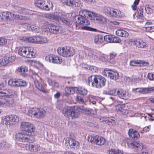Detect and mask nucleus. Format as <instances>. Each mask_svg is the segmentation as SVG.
<instances>
[{"label": "nucleus", "instance_id": "nucleus-43", "mask_svg": "<svg viewBox=\"0 0 154 154\" xmlns=\"http://www.w3.org/2000/svg\"><path fill=\"white\" fill-rule=\"evenodd\" d=\"M51 24H49L48 23H45L42 27V29L44 31L49 32Z\"/></svg>", "mask_w": 154, "mask_h": 154}, {"label": "nucleus", "instance_id": "nucleus-20", "mask_svg": "<svg viewBox=\"0 0 154 154\" xmlns=\"http://www.w3.org/2000/svg\"><path fill=\"white\" fill-rule=\"evenodd\" d=\"M97 75H91L89 77L87 81L88 84L92 87L96 88L97 84Z\"/></svg>", "mask_w": 154, "mask_h": 154}, {"label": "nucleus", "instance_id": "nucleus-16", "mask_svg": "<svg viewBox=\"0 0 154 154\" xmlns=\"http://www.w3.org/2000/svg\"><path fill=\"white\" fill-rule=\"evenodd\" d=\"M151 91H154V87H151L149 88H133L132 91L133 93H139L140 94H146Z\"/></svg>", "mask_w": 154, "mask_h": 154}, {"label": "nucleus", "instance_id": "nucleus-13", "mask_svg": "<svg viewBox=\"0 0 154 154\" xmlns=\"http://www.w3.org/2000/svg\"><path fill=\"white\" fill-rule=\"evenodd\" d=\"M25 149L33 152H37L40 151L41 147L40 146L35 143L26 144L25 146Z\"/></svg>", "mask_w": 154, "mask_h": 154}, {"label": "nucleus", "instance_id": "nucleus-55", "mask_svg": "<svg viewBox=\"0 0 154 154\" xmlns=\"http://www.w3.org/2000/svg\"><path fill=\"white\" fill-rule=\"evenodd\" d=\"M108 120V121L107 123V124L108 125H112L113 126L116 125V122L114 119L109 118Z\"/></svg>", "mask_w": 154, "mask_h": 154}, {"label": "nucleus", "instance_id": "nucleus-19", "mask_svg": "<svg viewBox=\"0 0 154 154\" xmlns=\"http://www.w3.org/2000/svg\"><path fill=\"white\" fill-rule=\"evenodd\" d=\"M93 12L91 11L86 9H82L79 12V15L82 17H86L87 16L90 19H91Z\"/></svg>", "mask_w": 154, "mask_h": 154}, {"label": "nucleus", "instance_id": "nucleus-26", "mask_svg": "<svg viewBox=\"0 0 154 154\" xmlns=\"http://www.w3.org/2000/svg\"><path fill=\"white\" fill-rule=\"evenodd\" d=\"M130 42L133 43L137 47L140 48H144L146 45V43L142 41H138L136 40H131L130 41Z\"/></svg>", "mask_w": 154, "mask_h": 154}, {"label": "nucleus", "instance_id": "nucleus-58", "mask_svg": "<svg viewBox=\"0 0 154 154\" xmlns=\"http://www.w3.org/2000/svg\"><path fill=\"white\" fill-rule=\"evenodd\" d=\"M7 39L5 38L0 37V46H2L5 45L7 43Z\"/></svg>", "mask_w": 154, "mask_h": 154}, {"label": "nucleus", "instance_id": "nucleus-28", "mask_svg": "<svg viewBox=\"0 0 154 154\" xmlns=\"http://www.w3.org/2000/svg\"><path fill=\"white\" fill-rule=\"evenodd\" d=\"M67 47H60L58 48L57 51L58 54L63 57H66Z\"/></svg>", "mask_w": 154, "mask_h": 154}, {"label": "nucleus", "instance_id": "nucleus-32", "mask_svg": "<svg viewBox=\"0 0 154 154\" xmlns=\"http://www.w3.org/2000/svg\"><path fill=\"white\" fill-rule=\"evenodd\" d=\"M53 20L60 21L62 20V18L63 16V14L60 12H56L53 13Z\"/></svg>", "mask_w": 154, "mask_h": 154}, {"label": "nucleus", "instance_id": "nucleus-41", "mask_svg": "<svg viewBox=\"0 0 154 154\" xmlns=\"http://www.w3.org/2000/svg\"><path fill=\"white\" fill-rule=\"evenodd\" d=\"M48 82L50 85L55 87H58L59 86L58 83L54 80L51 79H48Z\"/></svg>", "mask_w": 154, "mask_h": 154}, {"label": "nucleus", "instance_id": "nucleus-33", "mask_svg": "<svg viewBox=\"0 0 154 154\" xmlns=\"http://www.w3.org/2000/svg\"><path fill=\"white\" fill-rule=\"evenodd\" d=\"M143 9L140 8L137 9V11L135 13L136 16L139 19H143L144 17L143 14Z\"/></svg>", "mask_w": 154, "mask_h": 154}, {"label": "nucleus", "instance_id": "nucleus-57", "mask_svg": "<svg viewBox=\"0 0 154 154\" xmlns=\"http://www.w3.org/2000/svg\"><path fill=\"white\" fill-rule=\"evenodd\" d=\"M8 64V63L5 57L4 59L1 60L0 61V67L2 66L6 65Z\"/></svg>", "mask_w": 154, "mask_h": 154}, {"label": "nucleus", "instance_id": "nucleus-48", "mask_svg": "<svg viewBox=\"0 0 154 154\" xmlns=\"http://www.w3.org/2000/svg\"><path fill=\"white\" fill-rule=\"evenodd\" d=\"M17 79H11L8 81L9 85L16 87Z\"/></svg>", "mask_w": 154, "mask_h": 154}, {"label": "nucleus", "instance_id": "nucleus-5", "mask_svg": "<svg viewBox=\"0 0 154 154\" xmlns=\"http://www.w3.org/2000/svg\"><path fill=\"white\" fill-rule=\"evenodd\" d=\"M76 22L79 25L83 26L82 27V29L90 31H94L95 29L88 26L90 25V21L86 19V17H82L80 16H75Z\"/></svg>", "mask_w": 154, "mask_h": 154}, {"label": "nucleus", "instance_id": "nucleus-9", "mask_svg": "<svg viewBox=\"0 0 154 154\" xmlns=\"http://www.w3.org/2000/svg\"><path fill=\"white\" fill-rule=\"evenodd\" d=\"M20 129L22 131L28 133L34 132L35 130L34 125L30 122L23 121L20 124Z\"/></svg>", "mask_w": 154, "mask_h": 154}, {"label": "nucleus", "instance_id": "nucleus-45", "mask_svg": "<svg viewBox=\"0 0 154 154\" xmlns=\"http://www.w3.org/2000/svg\"><path fill=\"white\" fill-rule=\"evenodd\" d=\"M75 0H64V2L63 3L67 5L72 6L75 5Z\"/></svg>", "mask_w": 154, "mask_h": 154}, {"label": "nucleus", "instance_id": "nucleus-63", "mask_svg": "<svg viewBox=\"0 0 154 154\" xmlns=\"http://www.w3.org/2000/svg\"><path fill=\"white\" fill-rule=\"evenodd\" d=\"M121 41V39L118 37L115 36L113 38L112 37V42L116 43H119Z\"/></svg>", "mask_w": 154, "mask_h": 154}, {"label": "nucleus", "instance_id": "nucleus-42", "mask_svg": "<svg viewBox=\"0 0 154 154\" xmlns=\"http://www.w3.org/2000/svg\"><path fill=\"white\" fill-rule=\"evenodd\" d=\"M30 24L24 23L20 26V28L23 31H26L28 30H30Z\"/></svg>", "mask_w": 154, "mask_h": 154}, {"label": "nucleus", "instance_id": "nucleus-34", "mask_svg": "<svg viewBox=\"0 0 154 154\" xmlns=\"http://www.w3.org/2000/svg\"><path fill=\"white\" fill-rule=\"evenodd\" d=\"M75 54L74 49L72 47H67L66 57L73 56Z\"/></svg>", "mask_w": 154, "mask_h": 154}, {"label": "nucleus", "instance_id": "nucleus-30", "mask_svg": "<svg viewBox=\"0 0 154 154\" xmlns=\"http://www.w3.org/2000/svg\"><path fill=\"white\" fill-rule=\"evenodd\" d=\"M113 8L109 7H104L102 8L101 11L105 15L111 17Z\"/></svg>", "mask_w": 154, "mask_h": 154}, {"label": "nucleus", "instance_id": "nucleus-39", "mask_svg": "<svg viewBox=\"0 0 154 154\" xmlns=\"http://www.w3.org/2000/svg\"><path fill=\"white\" fill-rule=\"evenodd\" d=\"M30 30L33 31L35 32L38 33L40 32L41 31L40 29L38 26L34 25H30Z\"/></svg>", "mask_w": 154, "mask_h": 154}, {"label": "nucleus", "instance_id": "nucleus-17", "mask_svg": "<svg viewBox=\"0 0 154 154\" xmlns=\"http://www.w3.org/2000/svg\"><path fill=\"white\" fill-rule=\"evenodd\" d=\"M104 72L108 74L110 78L113 79H116L119 77L118 73L116 70H111L109 69L106 68L104 70Z\"/></svg>", "mask_w": 154, "mask_h": 154}, {"label": "nucleus", "instance_id": "nucleus-64", "mask_svg": "<svg viewBox=\"0 0 154 154\" xmlns=\"http://www.w3.org/2000/svg\"><path fill=\"white\" fill-rule=\"evenodd\" d=\"M38 36H32L31 43H35L37 44Z\"/></svg>", "mask_w": 154, "mask_h": 154}, {"label": "nucleus", "instance_id": "nucleus-4", "mask_svg": "<svg viewBox=\"0 0 154 154\" xmlns=\"http://www.w3.org/2000/svg\"><path fill=\"white\" fill-rule=\"evenodd\" d=\"M46 111L41 108H31L28 111L27 115L29 116L37 119H42L46 115Z\"/></svg>", "mask_w": 154, "mask_h": 154}, {"label": "nucleus", "instance_id": "nucleus-50", "mask_svg": "<svg viewBox=\"0 0 154 154\" xmlns=\"http://www.w3.org/2000/svg\"><path fill=\"white\" fill-rule=\"evenodd\" d=\"M145 10L146 13L148 14H150L152 12V9L151 6L149 5H146L145 6Z\"/></svg>", "mask_w": 154, "mask_h": 154}, {"label": "nucleus", "instance_id": "nucleus-10", "mask_svg": "<svg viewBox=\"0 0 154 154\" xmlns=\"http://www.w3.org/2000/svg\"><path fill=\"white\" fill-rule=\"evenodd\" d=\"M35 5L40 8L47 11H49L50 8H53L52 4L49 0L47 2L43 0H37L35 3Z\"/></svg>", "mask_w": 154, "mask_h": 154}, {"label": "nucleus", "instance_id": "nucleus-6", "mask_svg": "<svg viewBox=\"0 0 154 154\" xmlns=\"http://www.w3.org/2000/svg\"><path fill=\"white\" fill-rule=\"evenodd\" d=\"M17 140L21 142H32L35 140L34 137L25 132L18 133L16 135Z\"/></svg>", "mask_w": 154, "mask_h": 154}, {"label": "nucleus", "instance_id": "nucleus-12", "mask_svg": "<svg viewBox=\"0 0 154 154\" xmlns=\"http://www.w3.org/2000/svg\"><path fill=\"white\" fill-rule=\"evenodd\" d=\"M65 144L68 148L75 150L79 149L80 145L78 141L71 138H69L66 139Z\"/></svg>", "mask_w": 154, "mask_h": 154}, {"label": "nucleus", "instance_id": "nucleus-22", "mask_svg": "<svg viewBox=\"0 0 154 154\" xmlns=\"http://www.w3.org/2000/svg\"><path fill=\"white\" fill-rule=\"evenodd\" d=\"M125 104H119L116 106H115L116 111L124 114H127L129 112V110L125 109Z\"/></svg>", "mask_w": 154, "mask_h": 154}, {"label": "nucleus", "instance_id": "nucleus-59", "mask_svg": "<svg viewBox=\"0 0 154 154\" xmlns=\"http://www.w3.org/2000/svg\"><path fill=\"white\" fill-rule=\"evenodd\" d=\"M130 65L132 66H139V60H133L130 63Z\"/></svg>", "mask_w": 154, "mask_h": 154}, {"label": "nucleus", "instance_id": "nucleus-24", "mask_svg": "<svg viewBox=\"0 0 154 154\" xmlns=\"http://www.w3.org/2000/svg\"><path fill=\"white\" fill-rule=\"evenodd\" d=\"M116 35L121 37L127 38L129 35L128 32L122 29H119L116 31Z\"/></svg>", "mask_w": 154, "mask_h": 154}, {"label": "nucleus", "instance_id": "nucleus-54", "mask_svg": "<svg viewBox=\"0 0 154 154\" xmlns=\"http://www.w3.org/2000/svg\"><path fill=\"white\" fill-rule=\"evenodd\" d=\"M21 39L26 42H29L31 43L32 36H25L23 37Z\"/></svg>", "mask_w": 154, "mask_h": 154}, {"label": "nucleus", "instance_id": "nucleus-62", "mask_svg": "<svg viewBox=\"0 0 154 154\" xmlns=\"http://www.w3.org/2000/svg\"><path fill=\"white\" fill-rule=\"evenodd\" d=\"M147 78L150 80H154V74L153 73H148L147 75Z\"/></svg>", "mask_w": 154, "mask_h": 154}, {"label": "nucleus", "instance_id": "nucleus-14", "mask_svg": "<svg viewBox=\"0 0 154 154\" xmlns=\"http://www.w3.org/2000/svg\"><path fill=\"white\" fill-rule=\"evenodd\" d=\"M45 60L50 62L58 64H60L62 61L61 58L53 55H48L45 57Z\"/></svg>", "mask_w": 154, "mask_h": 154}, {"label": "nucleus", "instance_id": "nucleus-15", "mask_svg": "<svg viewBox=\"0 0 154 154\" xmlns=\"http://www.w3.org/2000/svg\"><path fill=\"white\" fill-rule=\"evenodd\" d=\"M91 20H95L97 22L100 23H106V22L105 18L103 16L94 12L93 13Z\"/></svg>", "mask_w": 154, "mask_h": 154}, {"label": "nucleus", "instance_id": "nucleus-3", "mask_svg": "<svg viewBox=\"0 0 154 154\" xmlns=\"http://www.w3.org/2000/svg\"><path fill=\"white\" fill-rule=\"evenodd\" d=\"M19 121L18 116L15 115H11L2 117L0 120V123L3 125H12L17 124Z\"/></svg>", "mask_w": 154, "mask_h": 154}, {"label": "nucleus", "instance_id": "nucleus-21", "mask_svg": "<svg viewBox=\"0 0 154 154\" xmlns=\"http://www.w3.org/2000/svg\"><path fill=\"white\" fill-rule=\"evenodd\" d=\"M117 93L119 97L123 99H127L130 96L128 92L121 89L118 90Z\"/></svg>", "mask_w": 154, "mask_h": 154}, {"label": "nucleus", "instance_id": "nucleus-8", "mask_svg": "<svg viewBox=\"0 0 154 154\" xmlns=\"http://www.w3.org/2000/svg\"><path fill=\"white\" fill-rule=\"evenodd\" d=\"M88 140L92 143L100 146L103 145L106 143V140L103 137L94 135L88 136Z\"/></svg>", "mask_w": 154, "mask_h": 154}, {"label": "nucleus", "instance_id": "nucleus-53", "mask_svg": "<svg viewBox=\"0 0 154 154\" xmlns=\"http://www.w3.org/2000/svg\"><path fill=\"white\" fill-rule=\"evenodd\" d=\"M75 5L76 7L81 8L82 7V3L80 0H75Z\"/></svg>", "mask_w": 154, "mask_h": 154}, {"label": "nucleus", "instance_id": "nucleus-2", "mask_svg": "<svg viewBox=\"0 0 154 154\" xmlns=\"http://www.w3.org/2000/svg\"><path fill=\"white\" fill-rule=\"evenodd\" d=\"M18 54L20 56L28 58H34L37 56L35 50L30 47H20L18 51Z\"/></svg>", "mask_w": 154, "mask_h": 154}, {"label": "nucleus", "instance_id": "nucleus-38", "mask_svg": "<svg viewBox=\"0 0 154 154\" xmlns=\"http://www.w3.org/2000/svg\"><path fill=\"white\" fill-rule=\"evenodd\" d=\"M37 44H42L47 42L48 40L46 37L38 36Z\"/></svg>", "mask_w": 154, "mask_h": 154}, {"label": "nucleus", "instance_id": "nucleus-44", "mask_svg": "<svg viewBox=\"0 0 154 154\" xmlns=\"http://www.w3.org/2000/svg\"><path fill=\"white\" fill-rule=\"evenodd\" d=\"M117 91L116 92V89H113L110 90L108 91L104 92L103 94H109L110 95H116L117 94Z\"/></svg>", "mask_w": 154, "mask_h": 154}, {"label": "nucleus", "instance_id": "nucleus-23", "mask_svg": "<svg viewBox=\"0 0 154 154\" xmlns=\"http://www.w3.org/2000/svg\"><path fill=\"white\" fill-rule=\"evenodd\" d=\"M124 16L123 13L120 11L113 8L111 17L114 18H121Z\"/></svg>", "mask_w": 154, "mask_h": 154}, {"label": "nucleus", "instance_id": "nucleus-37", "mask_svg": "<svg viewBox=\"0 0 154 154\" xmlns=\"http://www.w3.org/2000/svg\"><path fill=\"white\" fill-rule=\"evenodd\" d=\"M103 41V37L101 35H98L95 36L94 42L95 43L100 44L102 43Z\"/></svg>", "mask_w": 154, "mask_h": 154}, {"label": "nucleus", "instance_id": "nucleus-47", "mask_svg": "<svg viewBox=\"0 0 154 154\" xmlns=\"http://www.w3.org/2000/svg\"><path fill=\"white\" fill-rule=\"evenodd\" d=\"M18 71L20 72H26L28 71V69L26 66H22L18 68Z\"/></svg>", "mask_w": 154, "mask_h": 154}, {"label": "nucleus", "instance_id": "nucleus-61", "mask_svg": "<svg viewBox=\"0 0 154 154\" xmlns=\"http://www.w3.org/2000/svg\"><path fill=\"white\" fill-rule=\"evenodd\" d=\"M75 99L76 101L79 103H82L84 102V100L80 96H76L75 98Z\"/></svg>", "mask_w": 154, "mask_h": 154}, {"label": "nucleus", "instance_id": "nucleus-60", "mask_svg": "<svg viewBox=\"0 0 154 154\" xmlns=\"http://www.w3.org/2000/svg\"><path fill=\"white\" fill-rule=\"evenodd\" d=\"M45 17L48 19L53 20V13H46L45 14Z\"/></svg>", "mask_w": 154, "mask_h": 154}, {"label": "nucleus", "instance_id": "nucleus-18", "mask_svg": "<svg viewBox=\"0 0 154 154\" xmlns=\"http://www.w3.org/2000/svg\"><path fill=\"white\" fill-rule=\"evenodd\" d=\"M97 80L96 88H100L105 86L106 80L103 77L97 75Z\"/></svg>", "mask_w": 154, "mask_h": 154}, {"label": "nucleus", "instance_id": "nucleus-36", "mask_svg": "<svg viewBox=\"0 0 154 154\" xmlns=\"http://www.w3.org/2000/svg\"><path fill=\"white\" fill-rule=\"evenodd\" d=\"M49 30V32L51 33H57L59 32V29L60 28L59 26H54L51 24V27Z\"/></svg>", "mask_w": 154, "mask_h": 154}, {"label": "nucleus", "instance_id": "nucleus-7", "mask_svg": "<svg viewBox=\"0 0 154 154\" xmlns=\"http://www.w3.org/2000/svg\"><path fill=\"white\" fill-rule=\"evenodd\" d=\"M62 113L65 116L69 119L77 118L79 116V111L77 109H73L70 106L64 108L62 110Z\"/></svg>", "mask_w": 154, "mask_h": 154}, {"label": "nucleus", "instance_id": "nucleus-56", "mask_svg": "<svg viewBox=\"0 0 154 154\" xmlns=\"http://www.w3.org/2000/svg\"><path fill=\"white\" fill-rule=\"evenodd\" d=\"M139 3V0H135L133 5H131V8L132 9L135 11L137 9V5Z\"/></svg>", "mask_w": 154, "mask_h": 154}, {"label": "nucleus", "instance_id": "nucleus-31", "mask_svg": "<svg viewBox=\"0 0 154 154\" xmlns=\"http://www.w3.org/2000/svg\"><path fill=\"white\" fill-rule=\"evenodd\" d=\"M106 153L107 154H124L122 150L114 148L108 149Z\"/></svg>", "mask_w": 154, "mask_h": 154}, {"label": "nucleus", "instance_id": "nucleus-46", "mask_svg": "<svg viewBox=\"0 0 154 154\" xmlns=\"http://www.w3.org/2000/svg\"><path fill=\"white\" fill-rule=\"evenodd\" d=\"M9 12H6L3 13L2 14V17L1 18V19H2L4 20H9Z\"/></svg>", "mask_w": 154, "mask_h": 154}, {"label": "nucleus", "instance_id": "nucleus-29", "mask_svg": "<svg viewBox=\"0 0 154 154\" xmlns=\"http://www.w3.org/2000/svg\"><path fill=\"white\" fill-rule=\"evenodd\" d=\"M77 90V87H66L65 89L64 94L65 96H68L69 94H73Z\"/></svg>", "mask_w": 154, "mask_h": 154}, {"label": "nucleus", "instance_id": "nucleus-52", "mask_svg": "<svg viewBox=\"0 0 154 154\" xmlns=\"http://www.w3.org/2000/svg\"><path fill=\"white\" fill-rule=\"evenodd\" d=\"M149 63L144 60H139V66H144L149 65Z\"/></svg>", "mask_w": 154, "mask_h": 154}, {"label": "nucleus", "instance_id": "nucleus-11", "mask_svg": "<svg viewBox=\"0 0 154 154\" xmlns=\"http://www.w3.org/2000/svg\"><path fill=\"white\" fill-rule=\"evenodd\" d=\"M35 78L34 83L35 86L39 90L44 93H46L47 90L45 89L46 85L42 82L41 78L37 74L33 76Z\"/></svg>", "mask_w": 154, "mask_h": 154}, {"label": "nucleus", "instance_id": "nucleus-51", "mask_svg": "<svg viewBox=\"0 0 154 154\" xmlns=\"http://www.w3.org/2000/svg\"><path fill=\"white\" fill-rule=\"evenodd\" d=\"M17 17V16L15 14L9 12V20H13Z\"/></svg>", "mask_w": 154, "mask_h": 154}, {"label": "nucleus", "instance_id": "nucleus-1", "mask_svg": "<svg viewBox=\"0 0 154 154\" xmlns=\"http://www.w3.org/2000/svg\"><path fill=\"white\" fill-rule=\"evenodd\" d=\"M4 87L3 84H0V98H4L7 104H11L12 103V98L17 97V93L11 90L8 91L3 90L2 89Z\"/></svg>", "mask_w": 154, "mask_h": 154}, {"label": "nucleus", "instance_id": "nucleus-35", "mask_svg": "<svg viewBox=\"0 0 154 154\" xmlns=\"http://www.w3.org/2000/svg\"><path fill=\"white\" fill-rule=\"evenodd\" d=\"M8 63H12L14 62L16 58V56L12 55H8L5 56V57Z\"/></svg>", "mask_w": 154, "mask_h": 154}, {"label": "nucleus", "instance_id": "nucleus-27", "mask_svg": "<svg viewBox=\"0 0 154 154\" xmlns=\"http://www.w3.org/2000/svg\"><path fill=\"white\" fill-rule=\"evenodd\" d=\"M130 146L133 148L141 150L143 148V145L141 143L137 142H133L130 143Z\"/></svg>", "mask_w": 154, "mask_h": 154}, {"label": "nucleus", "instance_id": "nucleus-25", "mask_svg": "<svg viewBox=\"0 0 154 154\" xmlns=\"http://www.w3.org/2000/svg\"><path fill=\"white\" fill-rule=\"evenodd\" d=\"M128 134L130 137L134 139H138L140 137L139 133L135 130L132 129H130L129 130Z\"/></svg>", "mask_w": 154, "mask_h": 154}, {"label": "nucleus", "instance_id": "nucleus-40", "mask_svg": "<svg viewBox=\"0 0 154 154\" xmlns=\"http://www.w3.org/2000/svg\"><path fill=\"white\" fill-rule=\"evenodd\" d=\"M79 93L81 95L85 96L87 95L88 93L87 90L84 88L79 87L78 88V90Z\"/></svg>", "mask_w": 154, "mask_h": 154}, {"label": "nucleus", "instance_id": "nucleus-49", "mask_svg": "<svg viewBox=\"0 0 154 154\" xmlns=\"http://www.w3.org/2000/svg\"><path fill=\"white\" fill-rule=\"evenodd\" d=\"M112 36L109 35H105L104 36V41L107 42H111L112 41Z\"/></svg>", "mask_w": 154, "mask_h": 154}]
</instances>
